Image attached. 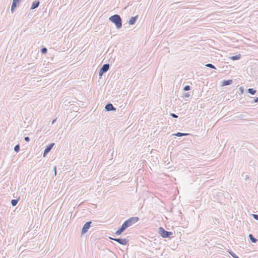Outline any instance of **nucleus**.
<instances>
[{
	"instance_id": "nucleus-28",
	"label": "nucleus",
	"mask_w": 258,
	"mask_h": 258,
	"mask_svg": "<svg viewBox=\"0 0 258 258\" xmlns=\"http://www.w3.org/2000/svg\"><path fill=\"white\" fill-rule=\"evenodd\" d=\"M252 102V103H258V97L255 98Z\"/></svg>"
},
{
	"instance_id": "nucleus-26",
	"label": "nucleus",
	"mask_w": 258,
	"mask_h": 258,
	"mask_svg": "<svg viewBox=\"0 0 258 258\" xmlns=\"http://www.w3.org/2000/svg\"><path fill=\"white\" fill-rule=\"evenodd\" d=\"M24 141H26V142H29L30 141V138L29 137H25L24 138Z\"/></svg>"
},
{
	"instance_id": "nucleus-20",
	"label": "nucleus",
	"mask_w": 258,
	"mask_h": 258,
	"mask_svg": "<svg viewBox=\"0 0 258 258\" xmlns=\"http://www.w3.org/2000/svg\"><path fill=\"white\" fill-rule=\"evenodd\" d=\"M20 145L18 144L14 147V150L16 153H18L20 151Z\"/></svg>"
},
{
	"instance_id": "nucleus-4",
	"label": "nucleus",
	"mask_w": 258,
	"mask_h": 258,
	"mask_svg": "<svg viewBox=\"0 0 258 258\" xmlns=\"http://www.w3.org/2000/svg\"><path fill=\"white\" fill-rule=\"evenodd\" d=\"M110 67L109 63L104 64L99 70V78H101V76L104 73H105L108 71Z\"/></svg>"
},
{
	"instance_id": "nucleus-15",
	"label": "nucleus",
	"mask_w": 258,
	"mask_h": 258,
	"mask_svg": "<svg viewBox=\"0 0 258 258\" xmlns=\"http://www.w3.org/2000/svg\"><path fill=\"white\" fill-rule=\"evenodd\" d=\"M241 57V55L240 54H238L236 55H233L231 57H230L231 59L233 60H236L239 59Z\"/></svg>"
},
{
	"instance_id": "nucleus-3",
	"label": "nucleus",
	"mask_w": 258,
	"mask_h": 258,
	"mask_svg": "<svg viewBox=\"0 0 258 258\" xmlns=\"http://www.w3.org/2000/svg\"><path fill=\"white\" fill-rule=\"evenodd\" d=\"M158 233L162 237L164 238H169L173 234L172 232L167 231L162 227L158 228Z\"/></svg>"
},
{
	"instance_id": "nucleus-13",
	"label": "nucleus",
	"mask_w": 258,
	"mask_h": 258,
	"mask_svg": "<svg viewBox=\"0 0 258 258\" xmlns=\"http://www.w3.org/2000/svg\"><path fill=\"white\" fill-rule=\"evenodd\" d=\"M249 239L252 243H256L257 241V239L255 238L252 234H249L248 235Z\"/></svg>"
},
{
	"instance_id": "nucleus-14",
	"label": "nucleus",
	"mask_w": 258,
	"mask_h": 258,
	"mask_svg": "<svg viewBox=\"0 0 258 258\" xmlns=\"http://www.w3.org/2000/svg\"><path fill=\"white\" fill-rule=\"evenodd\" d=\"M246 92L247 93L253 95L256 92V90L253 88H249L246 90Z\"/></svg>"
},
{
	"instance_id": "nucleus-19",
	"label": "nucleus",
	"mask_w": 258,
	"mask_h": 258,
	"mask_svg": "<svg viewBox=\"0 0 258 258\" xmlns=\"http://www.w3.org/2000/svg\"><path fill=\"white\" fill-rule=\"evenodd\" d=\"M205 66L207 67L213 69H215V70L216 69V68L215 67V66H214L213 64H212V63H207L205 65Z\"/></svg>"
},
{
	"instance_id": "nucleus-1",
	"label": "nucleus",
	"mask_w": 258,
	"mask_h": 258,
	"mask_svg": "<svg viewBox=\"0 0 258 258\" xmlns=\"http://www.w3.org/2000/svg\"><path fill=\"white\" fill-rule=\"evenodd\" d=\"M139 221L138 217H132L127 220L125 221L122 225L115 232L116 235H120L126 228L131 227Z\"/></svg>"
},
{
	"instance_id": "nucleus-16",
	"label": "nucleus",
	"mask_w": 258,
	"mask_h": 258,
	"mask_svg": "<svg viewBox=\"0 0 258 258\" xmlns=\"http://www.w3.org/2000/svg\"><path fill=\"white\" fill-rule=\"evenodd\" d=\"M19 199H20V198H19L18 199H13V200H12L11 202V205L13 206H16L17 204H18L19 201Z\"/></svg>"
},
{
	"instance_id": "nucleus-29",
	"label": "nucleus",
	"mask_w": 258,
	"mask_h": 258,
	"mask_svg": "<svg viewBox=\"0 0 258 258\" xmlns=\"http://www.w3.org/2000/svg\"><path fill=\"white\" fill-rule=\"evenodd\" d=\"M56 118L53 119L51 122V124H54L55 123V122L56 121Z\"/></svg>"
},
{
	"instance_id": "nucleus-25",
	"label": "nucleus",
	"mask_w": 258,
	"mask_h": 258,
	"mask_svg": "<svg viewBox=\"0 0 258 258\" xmlns=\"http://www.w3.org/2000/svg\"><path fill=\"white\" fill-rule=\"evenodd\" d=\"M252 217L253 218L256 220H258V215H256V214H252Z\"/></svg>"
},
{
	"instance_id": "nucleus-18",
	"label": "nucleus",
	"mask_w": 258,
	"mask_h": 258,
	"mask_svg": "<svg viewBox=\"0 0 258 258\" xmlns=\"http://www.w3.org/2000/svg\"><path fill=\"white\" fill-rule=\"evenodd\" d=\"M228 253L233 257V258H239L234 252H233L231 250L228 251Z\"/></svg>"
},
{
	"instance_id": "nucleus-12",
	"label": "nucleus",
	"mask_w": 258,
	"mask_h": 258,
	"mask_svg": "<svg viewBox=\"0 0 258 258\" xmlns=\"http://www.w3.org/2000/svg\"><path fill=\"white\" fill-rule=\"evenodd\" d=\"M232 80H224L222 81V86H225L228 85H230L232 83Z\"/></svg>"
},
{
	"instance_id": "nucleus-22",
	"label": "nucleus",
	"mask_w": 258,
	"mask_h": 258,
	"mask_svg": "<svg viewBox=\"0 0 258 258\" xmlns=\"http://www.w3.org/2000/svg\"><path fill=\"white\" fill-rule=\"evenodd\" d=\"M190 90V86L189 85H186L183 88V90L184 91H187Z\"/></svg>"
},
{
	"instance_id": "nucleus-30",
	"label": "nucleus",
	"mask_w": 258,
	"mask_h": 258,
	"mask_svg": "<svg viewBox=\"0 0 258 258\" xmlns=\"http://www.w3.org/2000/svg\"><path fill=\"white\" fill-rule=\"evenodd\" d=\"M248 178H249V176L247 175H245V180H246Z\"/></svg>"
},
{
	"instance_id": "nucleus-2",
	"label": "nucleus",
	"mask_w": 258,
	"mask_h": 258,
	"mask_svg": "<svg viewBox=\"0 0 258 258\" xmlns=\"http://www.w3.org/2000/svg\"><path fill=\"white\" fill-rule=\"evenodd\" d=\"M109 20L115 25L117 29H120L122 27V20L119 15L115 14L110 16Z\"/></svg>"
},
{
	"instance_id": "nucleus-27",
	"label": "nucleus",
	"mask_w": 258,
	"mask_h": 258,
	"mask_svg": "<svg viewBox=\"0 0 258 258\" xmlns=\"http://www.w3.org/2000/svg\"><path fill=\"white\" fill-rule=\"evenodd\" d=\"M239 90H240V91L241 94L243 93V92H244V89H243V88L242 87H240L239 88Z\"/></svg>"
},
{
	"instance_id": "nucleus-9",
	"label": "nucleus",
	"mask_w": 258,
	"mask_h": 258,
	"mask_svg": "<svg viewBox=\"0 0 258 258\" xmlns=\"http://www.w3.org/2000/svg\"><path fill=\"white\" fill-rule=\"evenodd\" d=\"M105 109L106 111H116V108L113 106L112 104L108 103L105 106Z\"/></svg>"
},
{
	"instance_id": "nucleus-23",
	"label": "nucleus",
	"mask_w": 258,
	"mask_h": 258,
	"mask_svg": "<svg viewBox=\"0 0 258 258\" xmlns=\"http://www.w3.org/2000/svg\"><path fill=\"white\" fill-rule=\"evenodd\" d=\"M189 96H190V94L188 92L185 93L183 95V97L185 98H187V97H189Z\"/></svg>"
},
{
	"instance_id": "nucleus-11",
	"label": "nucleus",
	"mask_w": 258,
	"mask_h": 258,
	"mask_svg": "<svg viewBox=\"0 0 258 258\" xmlns=\"http://www.w3.org/2000/svg\"><path fill=\"white\" fill-rule=\"evenodd\" d=\"M39 4H40V2L39 1H36L34 2L32 4L31 7L30 8V10H34L36 8H38L39 6Z\"/></svg>"
},
{
	"instance_id": "nucleus-7",
	"label": "nucleus",
	"mask_w": 258,
	"mask_h": 258,
	"mask_svg": "<svg viewBox=\"0 0 258 258\" xmlns=\"http://www.w3.org/2000/svg\"><path fill=\"white\" fill-rule=\"evenodd\" d=\"M54 145H55L54 143H52L49 144L48 145H47L46 147V148L44 149V151L43 152V156L44 157H45L49 153V152L51 151V150L53 147Z\"/></svg>"
},
{
	"instance_id": "nucleus-31",
	"label": "nucleus",
	"mask_w": 258,
	"mask_h": 258,
	"mask_svg": "<svg viewBox=\"0 0 258 258\" xmlns=\"http://www.w3.org/2000/svg\"><path fill=\"white\" fill-rule=\"evenodd\" d=\"M54 170L55 175H56V167H54Z\"/></svg>"
},
{
	"instance_id": "nucleus-21",
	"label": "nucleus",
	"mask_w": 258,
	"mask_h": 258,
	"mask_svg": "<svg viewBox=\"0 0 258 258\" xmlns=\"http://www.w3.org/2000/svg\"><path fill=\"white\" fill-rule=\"evenodd\" d=\"M47 52V49L46 47H42L41 49V52L42 54H46Z\"/></svg>"
},
{
	"instance_id": "nucleus-17",
	"label": "nucleus",
	"mask_w": 258,
	"mask_h": 258,
	"mask_svg": "<svg viewBox=\"0 0 258 258\" xmlns=\"http://www.w3.org/2000/svg\"><path fill=\"white\" fill-rule=\"evenodd\" d=\"M174 135L175 136H177V137H183V136H186L188 135V134L178 132V133L174 134Z\"/></svg>"
},
{
	"instance_id": "nucleus-24",
	"label": "nucleus",
	"mask_w": 258,
	"mask_h": 258,
	"mask_svg": "<svg viewBox=\"0 0 258 258\" xmlns=\"http://www.w3.org/2000/svg\"><path fill=\"white\" fill-rule=\"evenodd\" d=\"M170 116H171L173 118H177L178 117V115L174 113H170Z\"/></svg>"
},
{
	"instance_id": "nucleus-6",
	"label": "nucleus",
	"mask_w": 258,
	"mask_h": 258,
	"mask_svg": "<svg viewBox=\"0 0 258 258\" xmlns=\"http://www.w3.org/2000/svg\"><path fill=\"white\" fill-rule=\"evenodd\" d=\"M92 223V222L91 221L87 222L83 226L82 229L81 233L82 234H85L88 230V229L91 227V224Z\"/></svg>"
},
{
	"instance_id": "nucleus-8",
	"label": "nucleus",
	"mask_w": 258,
	"mask_h": 258,
	"mask_svg": "<svg viewBox=\"0 0 258 258\" xmlns=\"http://www.w3.org/2000/svg\"><path fill=\"white\" fill-rule=\"evenodd\" d=\"M21 0H13L11 6V11L13 13L15 11L16 8L17 7Z\"/></svg>"
},
{
	"instance_id": "nucleus-5",
	"label": "nucleus",
	"mask_w": 258,
	"mask_h": 258,
	"mask_svg": "<svg viewBox=\"0 0 258 258\" xmlns=\"http://www.w3.org/2000/svg\"><path fill=\"white\" fill-rule=\"evenodd\" d=\"M109 238L123 245H126L129 241L128 239L126 238H112L110 237H109Z\"/></svg>"
},
{
	"instance_id": "nucleus-10",
	"label": "nucleus",
	"mask_w": 258,
	"mask_h": 258,
	"mask_svg": "<svg viewBox=\"0 0 258 258\" xmlns=\"http://www.w3.org/2000/svg\"><path fill=\"white\" fill-rule=\"evenodd\" d=\"M138 15L136 16L135 17H132L128 21V24L130 25H134L136 23V22L138 19Z\"/></svg>"
}]
</instances>
